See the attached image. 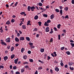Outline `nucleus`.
Returning <instances> with one entry per match:
<instances>
[{
  "instance_id": "f257e3e1",
  "label": "nucleus",
  "mask_w": 74,
  "mask_h": 74,
  "mask_svg": "<svg viewBox=\"0 0 74 74\" xmlns=\"http://www.w3.org/2000/svg\"><path fill=\"white\" fill-rule=\"evenodd\" d=\"M11 41V38L8 37V38L6 39V42H10Z\"/></svg>"
},
{
  "instance_id": "f03ea898",
  "label": "nucleus",
  "mask_w": 74,
  "mask_h": 74,
  "mask_svg": "<svg viewBox=\"0 0 74 74\" xmlns=\"http://www.w3.org/2000/svg\"><path fill=\"white\" fill-rule=\"evenodd\" d=\"M68 64L70 66H72L73 64H74V62L72 61L68 63Z\"/></svg>"
},
{
  "instance_id": "7ed1b4c3",
  "label": "nucleus",
  "mask_w": 74,
  "mask_h": 74,
  "mask_svg": "<svg viewBox=\"0 0 74 74\" xmlns=\"http://www.w3.org/2000/svg\"><path fill=\"white\" fill-rule=\"evenodd\" d=\"M49 28L48 27H47L46 28L45 32H49Z\"/></svg>"
},
{
  "instance_id": "20e7f679",
  "label": "nucleus",
  "mask_w": 74,
  "mask_h": 74,
  "mask_svg": "<svg viewBox=\"0 0 74 74\" xmlns=\"http://www.w3.org/2000/svg\"><path fill=\"white\" fill-rule=\"evenodd\" d=\"M36 8L34 6H33L32 7H31V10L32 11H34V9H35Z\"/></svg>"
},
{
  "instance_id": "39448f33",
  "label": "nucleus",
  "mask_w": 74,
  "mask_h": 74,
  "mask_svg": "<svg viewBox=\"0 0 74 74\" xmlns=\"http://www.w3.org/2000/svg\"><path fill=\"white\" fill-rule=\"evenodd\" d=\"M19 40L20 41H23L25 40V38L23 37H21L20 38Z\"/></svg>"
},
{
  "instance_id": "423d86ee",
  "label": "nucleus",
  "mask_w": 74,
  "mask_h": 74,
  "mask_svg": "<svg viewBox=\"0 0 74 74\" xmlns=\"http://www.w3.org/2000/svg\"><path fill=\"white\" fill-rule=\"evenodd\" d=\"M55 71H57V72L59 71V69L58 68V67H56L55 68Z\"/></svg>"
},
{
  "instance_id": "0eeeda50",
  "label": "nucleus",
  "mask_w": 74,
  "mask_h": 74,
  "mask_svg": "<svg viewBox=\"0 0 74 74\" xmlns=\"http://www.w3.org/2000/svg\"><path fill=\"white\" fill-rule=\"evenodd\" d=\"M18 60L19 59L18 58H17L16 59L14 60V63L15 64H17Z\"/></svg>"
},
{
  "instance_id": "6e6552de",
  "label": "nucleus",
  "mask_w": 74,
  "mask_h": 74,
  "mask_svg": "<svg viewBox=\"0 0 74 74\" xmlns=\"http://www.w3.org/2000/svg\"><path fill=\"white\" fill-rule=\"evenodd\" d=\"M15 41H16V42H19V39L18 38L16 37L15 38Z\"/></svg>"
},
{
  "instance_id": "1a4fd4ad",
  "label": "nucleus",
  "mask_w": 74,
  "mask_h": 74,
  "mask_svg": "<svg viewBox=\"0 0 74 74\" xmlns=\"http://www.w3.org/2000/svg\"><path fill=\"white\" fill-rule=\"evenodd\" d=\"M63 62V61H62V60H61L60 61L61 63H60V64L61 66H62V67H63L64 66V64H63V62Z\"/></svg>"
},
{
  "instance_id": "9d476101",
  "label": "nucleus",
  "mask_w": 74,
  "mask_h": 74,
  "mask_svg": "<svg viewBox=\"0 0 74 74\" xmlns=\"http://www.w3.org/2000/svg\"><path fill=\"white\" fill-rule=\"evenodd\" d=\"M8 59V57L7 56H5L4 57V60L5 61L7 60Z\"/></svg>"
},
{
  "instance_id": "9b49d317",
  "label": "nucleus",
  "mask_w": 74,
  "mask_h": 74,
  "mask_svg": "<svg viewBox=\"0 0 74 74\" xmlns=\"http://www.w3.org/2000/svg\"><path fill=\"white\" fill-rule=\"evenodd\" d=\"M22 28L23 29H26V26L25 25H23L22 26Z\"/></svg>"
},
{
  "instance_id": "f8f14e48",
  "label": "nucleus",
  "mask_w": 74,
  "mask_h": 74,
  "mask_svg": "<svg viewBox=\"0 0 74 74\" xmlns=\"http://www.w3.org/2000/svg\"><path fill=\"white\" fill-rule=\"evenodd\" d=\"M38 16L37 15H36L34 16V19L35 20H37L38 19Z\"/></svg>"
},
{
  "instance_id": "ddd939ff",
  "label": "nucleus",
  "mask_w": 74,
  "mask_h": 74,
  "mask_svg": "<svg viewBox=\"0 0 74 74\" xmlns=\"http://www.w3.org/2000/svg\"><path fill=\"white\" fill-rule=\"evenodd\" d=\"M11 23L10 22V21L9 20H8L6 22V25L8 24V25H10V24Z\"/></svg>"
},
{
  "instance_id": "4468645a",
  "label": "nucleus",
  "mask_w": 74,
  "mask_h": 74,
  "mask_svg": "<svg viewBox=\"0 0 74 74\" xmlns=\"http://www.w3.org/2000/svg\"><path fill=\"white\" fill-rule=\"evenodd\" d=\"M54 17H55V16L53 14H52L50 16L51 19H53V18H54Z\"/></svg>"
},
{
  "instance_id": "2eb2a0df",
  "label": "nucleus",
  "mask_w": 74,
  "mask_h": 74,
  "mask_svg": "<svg viewBox=\"0 0 74 74\" xmlns=\"http://www.w3.org/2000/svg\"><path fill=\"white\" fill-rule=\"evenodd\" d=\"M44 26H49V25L47 23V22H45L44 25Z\"/></svg>"
},
{
  "instance_id": "dca6fc26",
  "label": "nucleus",
  "mask_w": 74,
  "mask_h": 74,
  "mask_svg": "<svg viewBox=\"0 0 74 74\" xmlns=\"http://www.w3.org/2000/svg\"><path fill=\"white\" fill-rule=\"evenodd\" d=\"M40 51L41 52H42V53L44 52V48L40 49Z\"/></svg>"
},
{
  "instance_id": "f3484780",
  "label": "nucleus",
  "mask_w": 74,
  "mask_h": 74,
  "mask_svg": "<svg viewBox=\"0 0 74 74\" xmlns=\"http://www.w3.org/2000/svg\"><path fill=\"white\" fill-rule=\"evenodd\" d=\"M27 10L28 11H30V9H31V7L30 6H28L27 8Z\"/></svg>"
},
{
  "instance_id": "a211bd4d",
  "label": "nucleus",
  "mask_w": 74,
  "mask_h": 74,
  "mask_svg": "<svg viewBox=\"0 0 74 74\" xmlns=\"http://www.w3.org/2000/svg\"><path fill=\"white\" fill-rule=\"evenodd\" d=\"M1 44L2 45H5V46H7V44L6 43L4 42H2V43H1Z\"/></svg>"
},
{
  "instance_id": "6ab92c4d",
  "label": "nucleus",
  "mask_w": 74,
  "mask_h": 74,
  "mask_svg": "<svg viewBox=\"0 0 74 74\" xmlns=\"http://www.w3.org/2000/svg\"><path fill=\"white\" fill-rule=\"evenodd\" d=\"M15 57V55L14 54H12L11 56V59H12Z\"/></svg>"
},
{
  "instance_id": "aec40b11",
  "label": "nucleus",
  "mask_w": 74,
  "mask_h": 74,
  "mask_svg": "<svg viewBox=\"0 0 74 74\" xmlns=\"http://www.w3.org/2000/svg\"><path fill=\"white\" fill-rule=\"evenodd\" d=\"M69 10V8L68 7H65L64 9V10L66 11H67Z\"/></svg>"
},
{
  "instance_id": "412c9836",
  "label": "nucleus",
  "mask_w": 74,
  "mask_h": 74,
  "mask_svg": "<svg viewBox=\"0 0 74 74\" xmlns=\"http://www.w3.org/2000/svg\"><path fill=\"white\" fill-rule=\"evenodd\" d=\"M27 56H26V55H24L23 56V58L24 59H27Z\"/></svg>"
},
{
  "instance_id": "4be33fe9",
  "label": "nucleus",
  "mask_w": 74,
  "mask_h": 74,
  "mask_svg": "<svg viewBox=\"0 0 74 74\" xmlns=\"http://www.w3.org/2000/svg\"><path fill=\"white\" fill-rule=\"evenodd\" d=\"M24 51H25V48H22L21 49V52L23 53Z\"/></svg>"
},
{
  "instance_id": "5701e85b",
  "label": "nucleus",
  "mask_w": 74,
  "mask_h": 74,
  "mask_svg": "<svg viewBox=\"0 0 74 74\" xmlns=\"http://www.w3.org/2000/svg\"><path fill=\"white\" fill-rule=\"evenodd\" d=\"M69 69L71 70H72V71H73V70H74V67H71V66H70Z\"/></svg>"
},
{
  "instance_id": "b1692460",
  "label": "nucleus",
  "mask_w": 74,
  "mask_h": 74,
  "mask_svg": "<svg viewBox=\"0 0 74 74\" xmlns=\"http://www.w3.org/2000/svg\"><path fill=\"white\" fill-rule=\"evenodd\" d=\"M14 50V47H12L11 49V51L12 52L13 51V50Z\"/></svg>"
},
{
  "instance_id": "393cba45",
  "label": "nucleus",
  "mask_w": 74,
  "mask_h": 74,
  "mask_svg": "<svg viewBox=\"0 0 74 74\" xmlns=\"http://www.w3.org/2000/svg\"><path fill=\"white\" fill-rule=\"evenodd\" d=\"M51 20H49V19H48V20H47V21L46 22L48 24H49V23H51Z\"/></svg>"
},
{
  "instance_id": "a878e982",
  "label": "nucleus",
  "mask_w": 74,
  "mask_h": 74,
  "mask_svg": "<svg viewBox=\"0 0 74 74\" xmlns=\"http://www.w3.org/2000/svg\"><path fill=\"white\" fill-rule=\"evenodd\" d=\"M61 26V25L60 24H59L57 25V27L58 29H60V27Z\"/></svg>"
},
{
  "instance_id": "bb28decb",
  "label": "nucleus",
  "mask_w": 74,
  "mask_h": 74,
  "mask_svg": "<svg viewBox=\"0 0 74 74\" xmlns=\"http://www.w3.org/2000/svg\"><path fill=\"white\" fill-rule=\"evenodd\" d=\"M66 53L68 55H70V54H71V53H70V51H66Z\"/></svg>"
},
{
  "instance_id": "cd10ccee",
  "label": "nucleus",
  "mask_w": 74,
  "mask_h": 74,
  "mask_svg": "<svg viewBox=\"0 0 74 74\" xmlns=\"http://www.w3.org/2000/svg\"><path fill=\"white\" fill-rule=\"evenodd\" d=\"M26 40L27 41H30V38L29 37H26Z\"/></svg>"
},
{
  "instance_id": "c85d7f7f",
  "label": "nucleus",
  "mask_w": 74,
  "mask_h": 74,
  "mask_svg": "<svg viewBox=\"0 0 74 74\" xmlns=\"http://www.w3.org/2000/svg\"><path fill=\"white\" fill-rule=\"evenodd\" d=\"M38 23L39 26H41V24H42V23H41V22L39 21V22H38Z\"/></svg>"
},
{
  "instance_id": "c756f323",
  "label": "nucleus",
  "mask_w": 74,
  "mask_h": 74,
  "mask_svg": "<svg viewBox=\"0 0 74 74\" xmlns=\"http://www.w3.org/2000/svg\"><path fill=\"white\" fill-rule=\"evenodd\" d=\"M38 5H39V6H42V3H38Z\"/></svg>"
},
{
  "instance_id": "7c9ffc66",
  "label": "nucleus",
  "mask_w": 74,
  "mask_h": 74,
  "mask_svg": "<svg viewBox=\"0 0 74 74\" xmlns=\"http://www.w3.org/2000/svg\"><path fill=\"white\" fill-rule=\"evenodd\" d=\"M65 19H69V17L68 15H66L65 17Z\"/></svg>"
},
{
  "instance_id": "2f4dec72",
  "label": "nucleus",
  "mask_w": 74,
  "mask_h": 74,
  "mask_svg": "<svg viewBox=\"0 0 74 74\" xmlns=\"http://www.w3.org/2000/svg\"><path fill=\"white\" fill-rule=\"evenodd\" d=\"M29 45H30L31 46H33V43L32 42H30L29 43Z\"/></svg>"
},
{
  "instance_id": "473e14b6",
  "label": "nucleus",
  "mask_w": 74,
  "mask_h": 74,
  "mask_svg": "<svg viewBox=\"0 0 74 74\" xmlns=\"http://www.w3.org/2000/svg\"><path fill=\"white\" fill-rule=\"evenodd\" d=\"M21 73H23L25 71V69H21Z\"/></svg>"
},
{
  "instance_id": "72a5a7b5",
  "label": "nucleus",
  "mask_w": 74,
  "mask_h": 74,
  "mask_svg": "<svg viewBox=\"0 0 74 74\" xmlns=\"http://www.w3.org/2000/svg\"><path fill=\"white\" fill-rule=\"evenodd\" d=\"M30 23V20H29L27 22V26L29 25V24Z\"/></svg>"
},
{
  "instance_id": "f704fd0d",
  "label": "nucleus",
  "mask_w": 74,
  "mask_h": 74,
  "mask_svg": "<svg viewBox=\"0 0 74 74\" xmlns=\"http://www.w3.org/2000/svg\"><path fill=\"white\" fill-rule=\"evenodd\" d=\"M25 14V12H22L20 13L21 15H23L24 14Z\"/></svg>"
},
{
  "instance_id": "c9c22d12",
  "label": "nucleus",
  "mask_w": 74,
  "mask_h": 74,
  "mask_svg": "<svg viewBox=\"0 0 74 74\" xmlns=\"http://www.w3.org/2000/svg\"><path fill=\"white\" fill-rule=\"evenodd\" d=\"M24 67L25 68V69H28L29 68V66L28 65L25 66H24Z\"/></svg>"
},
{
  "instance_id": "e433bc0d",
  "label": "nucleus",
  "mask_w": 74,
  "mask_h": 74,
  "mask_svg": "<svg viewBox=\"0 0 74 74\" xmlns=\"http://www.w3.org/2000/svg\"><path fill=\"white\" fill-rule=\"evenodd\" d=\"M55 11L56 12H59V10L58 9H55Z\"/></svg>"
},
{
  "instance_id": "4c0bfd02",
  "label": "nucleus",
  "mask_w": 74,
  "mask_h": 74,
  "mask_svg": "<svg viewBox=\"0 0 74 74\" xmlns=\"http://www.w3.org/2000/svg\"><path fill=\"white\" fill-rule=\"evenodd\" d=\"M11 22L12 23H14V22H15V19H12L11 21Z\"/></svg>"
},
{
  "instance_id": "58836bf2",
  "label": "nucleus",
  "mask_w": 74,
  "mask_h": 74,
  "mask_svg": "<svg viewBox=\"0 0 74 74\" xmlns=\"http://www.w3.org/2000/svg\"><path fill=\"white\" fill-rule=\"evenodd\" d=\"M29 60L30 62H33V59H29Z\"/></svg>"
},
{
  "instance_id": "ea45409f",
  "label": "nucleus",
  "mask_w": 74,
  "mask_h": 74,
  "mask_svg": "<svg viewBox=\"0 0 74 74\" xmlns=\"http://www.w3.org/2000/svg\"><path fill=\"white\" fill-rule=\"evenodd\" d=\"M60 13L61 14H63V10H61L60 11Z\"/></svg>"
},
{
  "instance_id": "a19ab883",
  "label": "nucleus",
  "mask_w": 74,
  "mask_h": 74,
  "mask_svg": "<svg viewBox=\"0 0 74 74\" xmlns=\"http://www.w3.org/2000/svg\"><path fill=\"white\" fill-rule=\"evenodd\" d=\"M43 16H45L46 18H47V17H48V15H47V14H44L43 15Z\"/></svg>"
},
{
  "instance_id": "79ce46f5",
  "label": "nucleus",
  "mask_w": 74,
  "mask_h": 74,
  "mask_svg": "<svg viewBox=\"0 0 74 74\" xmlns=\"http://www.w3.org/2000/svg\"><path fill=\"white\" fill-rule=\"evenodd\" d=\"M70 44L71 45L72 47H74V43H71Z\"/></svg>"
},
{
  "instance_id": "37998d69",
  "label": "nucleus",
  "mask_w": 74,
  "mask_h": 74,
  "mask_svg": "<svg viewBox=\"0 0 74 74\" xmlns=\"http://www.w3.org/2000/svg\"><path fill=\"white\" fill-rule=\"evenodd\" d=\"M11 47V46H10L8 45L7 46V48L8 49H10V47Z\"/></svg>"
},
{
  "instance_id": "c03bdc74",
  "label": "nucleus",
  "mask_w": 74,
  "mask_h": 74,
  "mask_svg": "<svg viewBox=\"0 0 74 74\" xmlns=\"http://www.w3.org/2000/svg\"><path fill=\"white\" fill-rule=\"evenodd\" d=\"M48 59H47V60H49L51 59V57L49 56H47Z\"/></svg>"
},
{
  "instance_id": "a18cd8bd",
  "label": "nucleus",
  "mask_w": 74,
  "mask_h": 74,
  "mask_svg": "<svg viewBox=\"0 0 74 74\" xmlns=\"http://www.w3.org/2000/svg\"><path fill=\"white\" fill-rule=\"evenodd\" d=\"M50 42H53V38H51V39L50 40Z\"/></svg>"
},
{
  "instance_id": "49530a36",
  "label": "nucleus",
  "mask_w": 74,
  "mask_h": 74,
  "mask_svg": "<svg viewBox=\"0 0 74 74\" xmlns=\"http://www.w3.org/2000/svg\"><path fill=\"white\" fill-rule=\"evenodd\" d=\"M13 69L15 70L17 69V67L16 66H15L13 67Z\"/></svg>"
},
{
  "instance_id": "de8ad7c7",
  "label": "nucleus",
  "mask_w": 74,
  "mask_h": 74,
  "mask_svg": "<svg viewBox=\"0 0 74 74\" xmlns=\"http://www.w3.org/2000/svg\"><path fill=\"white\" fill-rule=\"evenodd\" d=\"M18 4V2H16L14 4V6L15 7H16V5H17V4Z\"/></svg>"
},
{
  "instance_id": "09e8293b",
  "label": "nucleus",
  "mask_w": 74,
  "mask_h": 74,
  "mask_svg": "<svg viewBox=\"0 0 74 74\" xmlns=\"http://www.w3.org/2000/svg\"><path fill=\"white\" fill-rule=\"evenodd\" d=\"M23 64H29V62H23Z\"/></svg>"
},
{
  "instance_id": "8fccbe9b",
  "label": "nucleus",
  "mask_w": 74,
  "mask_h": 74,
  "mask_svg": "<svg viewBox=\"0 0 74 74\" xmlns=\"http://www.w3.org/2000/svg\"><path fill=\"white\" fill-rule=\"evenodd\" d=\"M54 29L55 31H58V29H57V28H56V27H54Z\"/></svg>"
},
{
  "instance_id": "3c124183",
  "label": "nucleus",
  "mask_w": 74,
  "mask_h": 74,
  "mask_svg": "<svg viewBox=\"0 0 74 74\" xmlns=\"http://www.w3.org/2000/svg\"><path fill=\"white\" fill-rule=\"evenodd\" d=\"M58 38L59 40H60V35H58Z\"/></svg>"
},
{
  "instance_id": "603ef678",
  "label": "nucleus",
  "mask_w": 74,
  "mask_h": 74,
  "mask_svg": "<svg viewBox=\"0 0 74 74\" xmlns=\"http://www.w3.org/2000/svg\"><path fill=\"white\" fill-rule=\"evenodd\" d=\"M4 68V66L3 65L0 66V69H3Z\"/></svg>"
},
{
  "instance_id": "864d4df0",
  "label": "nucleus",
  "mask_w": 74,
  "mask_h": 74,
  "mask_svg": "<svg viewBox=\"0 0 74 74\" xmlns=\"http://www.w3.org/2000/svg\"><path fill=\"white\" fill-rule=\"evenodd\" d=\"M35 7V8H36V9L37 10H39V9H38V7L36 5Z\"/></svg>"
},
{
  "instance_id": "5fc2aeb1",
  "label": "nucleus",
  "mask_w": 74,
  "mask_h": 74,
  "mask_svg": "<svg viewBox=\"0 0 74 74\" xmlns=\"http://www.w3.org/2000/svg\"><path fill=\"white\" fill-rule=\"evenodd\" d=\"M38 69L39 70H42V67H38Z\"/></svg>"
},
{
  "instance_id": "6e6d98bb",
  "label": "nucleus",
  "mask_w": 74,
  "mask_h": 74,
  "mask_svg": "<svg viewBox=\"0 0 74 74\" xmlns=\"http://www.w3.org/2000/svg\"><path fill=\"white\" fill-rule=\"evenodd\" d=\"M62 32H64V33H66V30L65 29H64L62 31Z\"/></svg>"
},
{
  "instance_id": "4d7b16f0",
  "label": "nucleus",
  "mask_w": 74,
  "mask_h": 74,
  "mask_svg": "<svg viewBox=\"0 0 74 74\" xmlns=\"http://www.w3.org/2000/svg\"><path fill=\"white\" fill-rule=\"evenodd\" d=\"M33 31L34 32V31H37V28H35L34 29Z\"/></svg>"
},
{
  "instance_id": "13d9d810",
  "label": "nucleus",
  "mask_w": 74,
  "mask_h": 74,
  "mask_svg": "<svg viewBox=\"0 0 74 74\" xmlns=\"http://www.w3.org/2000/svg\"><path fill=\"white\" fill-rule=\"evenodd\" d=\"M28 53L29 54H30L31 53V51L29 50L28 51Z\"/></svg>"
},
{
  "instance_id": "bf43d9fd",
  "label": "nucleus",
  "mask_w": 74,
  "mask_h": 74,
  "mask_svg": "<svg viewBox=\"0 0 74 74\" xmlns=\"http://www.w3.org/2000/svg\"><path fill=\"white\" fill-rule=\"evenodd\" d=\"M64 49V47H62L61 48V49L62 50V51Z\"/></svg>"
},
{
  "instance_id": "052dcab7",
  "label": "nucleus",
  "mask_w": 74,
  "mask_h": 74,
  "mask_svg": "<svg viewBox=\"0 0 74 74\" xmlns=\"http://www.w3.org/2000/svg\"><path fill=\"white\" fill-rule=\"evenodd\" d=\"M17 36L18 37H19L20 36V34L19 33H17Z\"/></svg>"
},
{
  "instance_id": "680f3d73",
  "label": "nucleus",
  "mask_w": 74,
  "mask_h": 74,
  "mask_svg": "<svg viewBox=\"0 0 74 74\" xmlns=\"http://www.w3.org/2000/svg\"><path fill=\"white\" fill-rule=\"evenodd\" d=\"M21 21H22V22H24V20H25V19H24V18H21Z\"/></svg>"
},
{
  "instance_id": "e2e57ef3",
  "label": "nucleus",
  "mask_w": 74,
  "mask_h": 74,
  "mask_svg": "<svg viewBox=\"0 0 74 74\" xmlns=\"http://www.w3.org/2000/svg\"><path fill=\"white\" fill-rule=\"evenodd\" d=\"M10 69H12V65H10Z\"/></svg>"
},
{
  "instance_id": "0e129e2a",
  "label": "nucleus",
  "mask_w": 74,
  "mask_h": 74,
  "mask_svg": "<svg viewBox=\"0 0 74 74\" xmlns=\"http://www.w3.org/2000/svg\"><path fill=\"white\" fill-rule=\"evenodd\" d=\"M16 74H20V72L18 71H16Z\"/></svg>"
},
{
  "instance_id": "69168bd1",
  "label": "nucleus",
  "mask_w": 74,
  "mask_h": 74,
  "mask_svg": "<svg viewBox=\"0 0 74 74\" xmlns=\"http://www.w3.org/2000/svg\"><path fill=\"white\" fill-rule=\"evenodd\" d=\"M39 34H37L36 35V37H37V38H38L39 37Z\"/></svg>"
},
{
  "instance_id": "338daca9",
  "label": "nucleus",
  "mask_w": 74,
  "mask_h": 74,
  "mask_svg": "<svg viewBox=\"0 0 74 74\" xmlns=\"http://www.w3.org/2000/svg\"><path fill=\"white\" fill-rule=\"evenodd\" d=\"M72 3L73 4H74V0H72L71 1Z\"/></svg>"
},
{
  "instance_id": "774afa93",
  "label": "nucleus",
  "mask_w": 74,
  "mask_h": 74,
  "mask_svg": "<svg viewBox=\"0 0 74 74\" xmlns=\"http://www.w3.org/2000/svg\"><path fill=\"white\" fill-rule=\"evenodd\" d=\"M35 74H38V71H36V72L35 73Z\"/></svg>"
}]
</instances>
